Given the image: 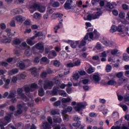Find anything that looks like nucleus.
Returning <instances> with one entry per match:
<instances>
[{"instance_id":"nucleus-61","label":"nucleus","mask_w":129,"mask_h":129,"mask_svg":"<svg viewBox=\"0 0 129 129\" xmlns=\"http://www.w3.org/2000/svg\"><path fill=\"white\" fill-rule=\"evenodd\" d=\"M119 17L120 19H123L125 17V14L124 13L121 12L119 14Z\"/></svg>"},{"instance_id":"nucleus-57","label":"nucleus","mask_w":129,"mask_h":129,"mask_svg":"<svg viewBox=\"0 0 129 129\" xmlns=\"http://www.w3.org/2000/svg\"><path fill=\"white\" fill-rule=\"evenodd\" d=\"M47 13L49 15H51V14H53V13H54V11H53V9H52V8H47Z\"/></svg>"},{"instance_id":"nucleus-6","label":"nucleus","mask_w":129,"mask_h":129,"mask_svg":"<svg viewBox=\"0 0 129 129\" xmlns=\"http://www.w3.org/2000/svg\"><path fill=\"white\" fill-rule=\"evenodd\" d=\"M87 105V103L86 102H79L77 104V106L75 107V109L76 111H80L82 110V109L85 108V106Z\"/></svg>"},{"instance_id":"nucleus-36","label":"nucleus","mask_w":129,"mask_h":129,"mask_svg":"<svg viewBox=\"0 0 129 129\" xmlns=\"http://www.w3.org/2000/svg\"><path fill=\"white\" fill-rule=\"evenodd\" d=\"M40 18H42V15L39 13H36L33 15L34 19H40Z\"/></svg>"},{"instance_id":"nucleus-59","label":"nucleus","mask_w":129,"mask_h":129,"mask_svg":"<svg viewBox=\"0 0 129 129\" xmlns=\"http://www.w3.org/2000/svg\"><path fill=\"white\" fill-rule=\"evenodd\" d=\"M53 15H54V16H56L57 18H62V17H63V14L59 13H54Z\"/></svg>"},{"instance_id":"nucleus-35","label":"nucleus","mask_w":129,"mask_h":129,"mask_svg":"<svg viewBox=\"0 0 129 129\" xmlns=\"http://www.w3.org/2000/svg\"><path fill=\"white\" fill-rule=\"evenodd\" d=\"M117 31V27L115 25H112L110 30V33H114Z\"/></svg>"},{"instance_id":"nucleus-46","label":"nucleus","mask_w":129,"mask_h":129,"mask_svg":"<svg viewBox=\"0 0 129 129\" xmlns=\"http://www.w3.org/2000/svg\"><path fill=\"white\" fill-rule=\"evenodd\" d=\"M63 120L65 121V122H67L68 120H69V116L67 114H65L63 115Z\"/></svg>"},{"instance_id":"nucleus-62","label":"nucleus","mask_w":129,"mask_h":129,"mask_svg":"<svg viewBox=\"0 0 129 129\" xmlns=\"http://www.w3.org/2000/svg\"><path fill=\"white\" fill-rule=\"evenodd\" d=\"M124 101H129V94H126L124 97Z\"/></svg>"},{"instance_id":"nucleus-15","label":"nucleus","mask_w":129,"mask_h":129,"mask_svg":"<svg viewBox=\"0 0 129 129\" xmlns=\"http://www.w3.org/2000/svg\"><path fill=\"white\" fill-rule=\"evenodd\" d=\"M31 71V73L32 75L34 76V77H37L38 76V73L37 72V68L36 67L32 68L30 69Z\"/></svg>"},{"instance_id":"nucleus-26","label":"nucleus","mask_w":129,"mask_h":129,"mask_svg":"<svg viewBox=\"0 0 129 129\" xmlns=\"http://www.w3.org/2000/svg\"><path fill=\"white\" fill-rule=\"evenodd\" d=\"M38 95L39 96H44L45 95V91H44V89L43 88H40L38 90Z\"/></svg>"},{"instance_id":"nucleus-37","label":"nucleus","mask_w":129,"mask_h":129,"mask_svg":"<svg viewBox=\"0 0 129 129\" xmlns=\"http://www.w3.org/2000/svg\"><path fill=\"white\" fill-rule=\"evenodd\" d=\"M123 58L124 61L127 62L129 61V55H127L126 53H124L123 54Z\"/></svg>"},{"instance_id":"nucleus-2","label":"nucleus","mask_w":129,"mask_h":129,"mask_svg":"<svg viewBox=\"0 0 129 129\" xmlns=\"http://www.w3.org/2000/svg\"><path fill=\"white\" fill-rule=\"evenodd\" d=\"M38 85L41 86V87L43 86L44 89L47 90V89H52V87L54 86V82L49 80H45L44 81L40 80L38 81Z\"/></svg>"},{"instance_id":"nucleus-22","label":"nucleus","mask_w":129,"mask_h":129,"mask_svg":"<svg viewBox=\"0 0 129 129\" xmlns=\"http://www.w3.org/2000/svg\"><path fill=\"white\" fill-rule=\"evenodd\" d=\"M16 20L18 22H23L26 20V18H25V17H22L21 15H18L16 17Z\"/></svg>"},{"instance_id":"nucleus-23","label":"nucleus","mask_w":129,"mask_h":129,"mask_svg":"<svg viewBox=\"0 0 129 129\" xmlns=\"http://www.w3.org/2000/svg\"><path fill=\"white\" fill-rule=\"evenodd\" d=\"M41 62H43L45 65H47V64H49L50 63V60L48 59V58L44 56L41 58Z\"/></svg>"},{"instance_id":"nucleus-4","label":"nucleus","mask_w":129,"mask_h":129,"mask_svg":"<svg viewBox=\"0 0 129 129\" xmlns=\"http://www.w3.org/2000/svg\"><path fill=\"white\" fill-rule=\"evenodd\" d=\"M25 87L21 88H19L17 90V93L19 95V96H20L21 98L23 99L25 102H29V98L26 96L25 94L23 92H24V90H25Z\"/></svg>"},{"instance_id":"nucleus-47","label":"nucleus","mask_w":129,"mask_h":129,"mask_svg":"<svg viewBox=\"0 0 129 129\" xmlns=\"http://www.w3.org/2000/svg\"><path fill=\"white\" fill-rule=\"evenodd\" d=\"M86 35H88V37H89L90 39L92 40L93 39V36H94V34H93V33L92 32H89L87 33Z\"/></svg>"},{"instance_id":"nucleus-38","label":"nucleus","mask_w":129,"mask_h":129,"mask_svg":"<svg viewBox=\"0 0 129 129\" xmlns=\"http://www.w3.org/2000/svg\"><path fill=\"white\" fill-rule=\"evenodd\" d=\"M26 42L27 44L30 46H33V45L35 44V42H34L32 39H28Z\"/></svg>"},{"instance_id":"nucleus-53","label":"nucleus","mask_w":129,"mask_h":129,"mask_svg":"<svg viewBox=\"0 0 129 129\" xmlns=\"http://www.w3.org/2000/svg\"><path fill=\"white\" fill-rule=\"evenodd\" d=\"M93 72H94V70L93 69V68H89L88 69V73L89 74H91L93 73Z\"/></svg>"},{"instance_id":"nucleus-33","label":"nucleus","mask_w":129,"mask_h":129,"mask_svg":"<svg viewBox=\"0 0 129 129\" xmlns=\"http://www.w3.org/2000/svg\"><path fill=\"white\" fill-rule=\"evenodd\" d=\"M111 53L112 55H113L114 56L116 55V56H117L118 55H119L120 53H119V52H118V50L117 49H113L111 50Z\"/></svg>"},{"instance_id":"nucleus-32","label":"nucleus","mask_w":129,"mask_h":129,"mask_svg":"<svg viewBox=\"0 0 129 129\" xmlns=\"http://www.w3.org/2000/svg\"><path fill=\"white\" fill-rule=\"evenodd\" d=\"M69 43H70L71 47L73 48V49H75V48L77 47V45L74 41L69 40Z\"/></svg>"},{"instance_id":"nucleus-13","label":"nucleus","mask_w":129,"mask_h":129,"mask_svg":"<svg viewBox=\"0 0 129 129\" xmlns=\"http://www.w3.org/2000/svg\"><path fill=\"white\" fill-rule=\"evenodd\" d=\"M16 67H19L20 69H25L26 65L25 64V63L22 61H18L16 63Z\"/></svg>"},{"instance_id":"nucleus-16","label":"nucleus","mask_w":129,"mask_h":129,"mask_svg":"<svg viewBox=\"0 0 129 129\" xmlns=\"http://www.w3.org/2000/svg\"><path fill=\"white\" fill-rule=\"evenodd\" d=\"M57 56V53L55 50H51L50 53H49L48 55L49 59H53L54 57Z\"/></svg>"},{"instance_id":"nucleus-56","label":"nucleus","mask_w":129,"mask_h":129,"mask_svg":"<svg viewBox=\"0 0 129 129\" xmlns=\"http://www.w3.org/2000/svg\"><path fill=\"white\" fill-rule=\"evenodd\" d=\"M122 75H123L122 72H119L116 74V76L117 78H121V77H122Z\"/></svg>"},{"instance_id":"nucleus-25","label":"nucleus","mask_w":129,"mask_h":129,"mask_svg":"<svg viewBox=\"0 0 129 129\" xmlns=\"http://www.w3.org/2000/svg\"><path fill=\"white\" fill-rule=\"evenodd\" d=\"M58 87H54L52 91V94L53 95H57L58 94Z\"/></svg>"},{"instance_id":"nucleus-20","label":"nucleus","mask_w":129,"mask_h":129,"mask_svg":"<svg viewBox=\"0 0 129 129\" xmlns=\"http://www.w3.org/2000/svg\"><path fill=\"white\" fill-rule=\"evenodd\" d=\"M42 126L44 129H51V125L49 124L47 122H43Z\"/></svg>"},{"instance_id":"nucleus-14","label":"nucleus","mask_w":129,"mask_h":129,"mask_svg":"<svg viewBox=\"0 0 129 129\" xmlns=\"http://www.w3.org/2000/svg\"><path fill=\"white\" fill-rule=\"evenodd\" d=\"M88 40V34L86 35L84 39L82 40L79 45V48L81 47V46H85L86 45V40Z\"/></svg>"},{"instance_id":"nucleus-24","label":"nucleus","mask_w":129,"mask_h":129,"mask_svg":"<svg viewBox=\"0 0 129 129\" xmlns=\"http://www.w3.org/2000/svg\"><path fill=\"white\" fill-rule=\"evenodd\" d=\"M50 4L52 5V7H53V8H58V7H59V2H54V0H50Z\"/></svg>"},{"instance_id":"nucleus-17","label":"nucleus","mask_w":129,"mask_h":129,"mask_svg":"<svg viewBox=\"0 0 129 129\" xmlns=\"http://www.w3.org/2000/svg\"><path fill=\"white\" fill-rule=\"evenodd\" d=\"M1 42L3 44H9L12 42V39L11 38H3L1 39Z\"/></svg>"},{"instance_id":"nucleus-18","label":"nucleus","mask_w":129,"mask_h":129,"mask_svg":"<svg viewBox=\"0 0 129 129\" xmlns=\"http://www.w3.org/2000/svg\"><path fill=\"white\" fill-rule=\"evenodd\" d=\"M123 26L119 25L117 27V31L120 33V34H123L124 33V30H123Z\"/></svg>"},{"instance_id":"nucleus-34","label":"nucleus","mask_w":129,"mask_h":129,"mask_svg":"<svg viewBox=\"0 0 129 129\" xmlns=\"http://www.w3.org/2000/svg\"><path fill=\"white\" fill-rule=\"evenodd\" d=\"M25 0H15L14 4L15 5H22L24 4Z\"/></svg>"},{"instance_id":"nucleus-19","label":"nucleus","mask_w":129,"mask_h":129,"mask_svg":"<svg viewBox=\"0 0 129 129\" xmlns=\"http://www.w3.org/2000/svg\"><path fill=\"white\" fill-rule=\"evenodd\" d=\"M19 73V69H14L12 70L9 72V75H14L15 74H17V73Z\"/></svg>"},{"instance_id":"nucleus-44","label":"nucleus","mask_w":129,"mask_h":129,"mask_svg":"<svg viewBox=\"0 0 129 129\" xmlns=\"http://www.w3.org/2000/svg\"><path fill=\"white\" fill-rule=\"evenodd\" d=\"M106 8L109 9L110 10H112L113 9V5L110 3H108L106 6Z\"/></svg>"},{"instance_id":"nucleus-43","label":"nucleus","mask_w":129,"mask_h":129,"mask_svg":"<svg viewBox=\"0 0 129 129\" xmlns=\"http://www.w3.org/2000/svg\"><path fill=\"white\" fill-rule=\"evenodd\" d=\"M0 27L1 30H6L7 29V25L4 23H1L0 24Z\"/></svg>"},{"instance_id":"nucleus-63","label":"nucleus","mask_w":129,"mask_h":129,"mask_svg":"<svg viewBox=\"0 0 129 129\" xmlns=\"http://www.w3.org/2000/svg\"><path fill=\"white\" fill-rule=\"evenodd\" d=\"M60 104H61V101L58 100V101H57L55 102H54V106H59V105H60Z\"/></svg>"},{"instance_id":"nucleus-27","label":"nucleus","mask_w":129,"mask_h":129,"mask_svg":"<svg viewBox=\"0 0 129 129\" xmlns=\"http://www.w3.org/2000/svg\"><path fill=\"white\" fill-rule=\"evenodd\" d=\"M25 55L27 56V57H30L31 55H32V51H31V49H26L25 52Z\"/></svg>"},{"instance_id":"nucleus-40","label":"nucleus","mask_w":129,"mask_h":129,"mask_svg":"<svg viewBox=\"0 0 129 129\" xmlns=\"http://www.w3.org/2000/svg\"><path fill=\"white\" fill-rule=\"evenodd\" d=\"M73 126H75L76 127H79L81 125V121H78L77 123H74L73 124Z\"/></svg>"},{"instance_id":"nucleus-39","label":"nucleus","mask_w":129,"mask_h":129,"mask_svg":"<svg viewBox=\"0 0 129 129\" xmlns=\"http://www.w3.org/2000/svg\"><path fill=\"white\" fill-rule=\"evenodd\" d=\"M10 82H11V80L10 79H7L6 81L5 85H4V88L6 89L9 88V85L10 84Z\"/></svg>"},{"instance_id":"nucleus-5","label":"nucleus","mask_w":129,"mask_h":129,"mask_svg":"<svg viewBox=\"0 0 129 129\" xmlns=\"http://www.w3.org/2000/svg\"><path fill=\"white\" fill-rule=\"evenodd\" d=\"M38 87V85L36 83H33L31 85L30 87H24V91L26 93V94H28L29 92H33V91H35V88H37Z\"/></svg>"},{"instance_id":"nucleus-12","label":"nucleus","mask_w":129,"mask_h":129,"mask_svg":"<svg viewBox=\"0 0 129 129\" xmlns=\"http://www.w3.org/2000/svg\"><path fill=\"white\" fill-rule=\"evenodd\" d=\"M93 15V20H96V19H99V17L102 15V12L99 11L97 12H95Z\"/></svg>"},{"instance_id":"nucleus-42","label":"nucleus","mask_w":129,"mask_h":129,"mask_svg":"<svg viewBox=\"0 0 129 129\" xmlns=\"http://www.w3.org/2000/svg\"><path fill=\"white\" fill-rule=\"evenodd\" d=\"M26 76L24 74H21L17 76L18 79H25Z\"/></svg>"},{"instance_id":"nucleus-21","label":"nucleus","mask_w":129,"mask_h":129,"mask_svg":"<svg viewBox=\"0 0 129 129\" xmlns=\"http://www.w3.org/2000/svg\"><path fill=\"white\" fill-rule=\"evenodd\" d=\"M93 78L95 82H99V81H100V77L99 75H94Z\"/></svg>"},{"instance_id":"nucleus-55","label":"nucleus","mask_w":129,"mask_h":129,"mask_svg":"<svg viewBox=\"0 0 129 129\" xmlns=\"http://www.w3.org/2000/svg\"><path fill=\"white\" fill-rule=\"evenodd\" d=\"M120 106L122 107L124 111H126V110H127V106L125 105H120Z\"/></svg>"},{"instance_id":"nucleus-11","label":"nucleus","mask_w":129,"mask_h":129,"mask_svg":"<svg viewBox=\"0 0 129 129\" xmlns=\"http://www.w3.org/2000/svg\"><path fill=\"white\" fill-rule=\"evenodd\" d=\"M35 47L38 50H40L41 51V53H43L44 52V50H45V48L44 47V45L42 44V43L39 42L36 44L35 46Z\"/></svg>"},{"instance_id":"nucleus-28","label":"nucleus","mask_w":129,"mask_h":129,"mask_svg":"<svg viewBox=\"0 0 129 129\" xmlns=\"http://www.w3.org/2000/svg\"><path fill=\"white\" fill-rule=\"evenodd\" d=\"M16 96H17V92L11 91L9 94V98H14Z\"/></svg>"},{"instance_id":"nucleus-31","label":"nucleus","mask_w":129,"mask_h":129,"mask_svg":"<svg viewBox=\"0 0 129 129\" xmlns=\"http://www.w3.org/2000/svg\"><path fill=\"white\" fill-rule=\"evenodd\" d=\"M70 101H71V99L69 97L67 98H63L61 100L62 103H67L70 102Z\"/></svg>"},{"instance_id":"nucleus-41","label":"nucleus","mask_w":129,"mask_h":129,"mask_svg":"<svg viewBox=\"0 0 129 129\" xmlns=\"http://www.w3.org/2000/svg\"><path fill=\"white\" fill-rule=\"evenodd\" d=\"M113 118H115V119H118L119 115L118 113L117 112H114L112 114Z\"/></svg>"},{"instance_id":"nucleus-51","label":"nucleus","mask_w":129,"mask_h":129,"mask_svg":"<svg viewBox=\"0 0 129 129\" xmlns=\"http://www.w3.org/2000/svg\"><path fill=\"white\" fill-rule=\"evenodd\" d=\"M87 19L88 21H91V20H93V14H89L87 16Z\"/></svg>"},{"instance_id":"nucleus-64","label":"nucleus","mask_w":129,"mask_h":129,"mask_svg":"<svg viewBox=\"0 0 129 129\" xmlns=\"http://www.w3.org/2000/svg\"><path fill=\"white\" fill-rule=\"evenodd\" d=\"M10 128H12V129H17V128L14 127V125H12L11 124L8 125L7 127H6V129H10Z\"/></svg>"},{"instance_id":"nucleus-10","label":"nucleus","mask_w":129,"mask_h":129,"mask_svg":"<svg viewBox=\"0 0 129 129\" xmlns=\"http://www.w3.org/2000/svg\"><path fill=\"white\" fill-rule=\"evenodd\" d=\"M19 14H23V10L21 8L13 9L11 11V15L13 16H15V15H18Z\"/></svg>"},{"instance_id":"nucleus-50","label":"nucleus","mask_w":129,"mask_h":129,"mask_svg":"<svg viewBox=\"0 0 129 129\" xmlns=\"http://www.w3.org/2000/svg\"><path fill=\"white\" fill-rule=\"evenodd\" d=\"M74 64L75 65V67L76 66H80V65L81 64V61H80V60H78L76 61L74 63Z\"/></svg>"},{"instance_id":"nucleus-54","label":"nucleus","mask_w":129,"mask_h":129,"mask_svg":"<svg viewBox=\"0 0 129 129\" xmlns=\"http://www.w3.org/2000/svg\"><path fill=\"white\" fill-rule=\"evenodd\" d=\"M54 66L56 67H59L60 66V62L58 60H55L53 62Z\"/></svg>"},{"instance_id":"nucleus-58","label":"nucleus","mask_w":129,"mask_h":129,"mask_svg":"<svg viewBox=\"0 0 129 129\" xmlns=\"http://www.w3.org/2000/svg\"><path fill=\"white\" fill-rule=\"evenodd\" d=\"M67 66L68 67H69L70 68H71L72 67H75V65H74V63H72V62H69L68 64H67Z\"/></svg>"},{"instance_id":"nucleus-48","label":"nucleus","mask_w":129,"mask_h":129,"mask_svg":"<svg viewBox=\"0 0 129 129\" xmlns=\"http://www.w3.org/2000/svg\"><path fill=\"white\" fill-rule=\"evenodd\" d=\"M106 71L107 72H110L111 71V66L108 64L106 67Z\"/></svg>"},{"instance_id":"nucleus-1","label":"nucleus","mask_w":129,"mask_h":129,"mask_svg":"<svg viewBox=\"0 0 129 129\" xmlns=\"http://www.w3.org/2000/svg\"><path fill=\"white\" fill-rule=\"evenodd\" d=\"M29 9H30L31 14H33L35 11H38L40 13H44L46 11L45 6H42L40 4H34L33 5L28 6Z\"/></svg>"},{"instance_id":"nucleus-60","label":"nucleus","mask_w":129,"mask_h":129,"mask_svg":"<svg viewBox=\"0 0 129 129\" xmlns=\"http://www.w3.org/2000/svg\"><path fill=\"white\" fill-rule=\"evenodd\" d=\"M89 116L91 117H95L97 116V114L95 112H91L89 114Z\"/></svg>"},{"instance_id":"nucleus-3","label":"nucleus","mask_w":129,"mask_h":129,"mask_svg":"<svg viewBox=\"0 0 129 129\" xmlns=\"http://www.w3.org/2000/svg\"><path fill=\"white\" fill-rule=\"evenodd\" d=\"M26 105H27V106H31L32 105L29 102H27V103H23L22 104H20L18 105V110L15 112L14 115L15 116H18V115L22 114L23 113V108L28 109V107L26 106Z\"/></svg>"},{"instance_id":"nucleus-30","label":"nucleus","mask_w":129,"mask_h":129,"mask_svg":"<svg viewBox=\"0 0 129 129\" xmlns=\"http://www.w3.org/2000/svg\"><path fill=\"white\" fill-rule=\"evenodd\" d=\"M22 43V41L19 38H16L13 40L14 45H20Z\"/></svg>"},{"instance_id":"nucleus-45","label":"nucleus","mask_w":129,"mask_h":129,"mask_svg":"<svg viewBox=\"0 0 129 129\" xmlns=\"http://www.w3.org/2000/svg\"><path fill=\"white\" fill-rule=\"evenodd\" d=\"M11 30L10 28H7L6 29V33H7V36L8 37H10L11 35H13V34L12 33H11Z\"/></svg>"},{"instance_id":"nucleus-52","label":"nucleus","mask_w":129,"mask_h":129,"mask_svg":"<svg viewBox=\"0 0 129 129\" xmlns=\"http://www.w3.org/2000/svg\"><path fill=\"white\" fill-rule=\"evenodd\" d=\"M61 96L66 97L67 96V93L64 91H61L60 93Z\"/></svg>"},{"instance_id":"nucleus-8","label":"nucleus","mask_w":129,"mask_h":129,"mask_svg":"<svg viewBox=\"0 0 129 129\" xmlns=\"http://www.w3.org/2000/svg\"><path fill=\"white\" fill-rule=\"evenodd\" d=\"M12 116H13V112L8 113V115L5 116V122L3 123L4 125H7V124H8L10 121H11V118H12Z\"/></svg>"},{"instance_id":"nucleus-29","label":"nucleus","mask_w":129,"mask_h":129,"mask_svg":"<svg viewBox=\"0 0 129 129\" xmlns=\"http://www.w3.org/2000/svg\"><path fill=\"white\" fill-rule=\"evenodd\" d=\"M53 121L54 122L57 123H61V122L62 121V119L60 117H55L53 118Z\"/></svg>"},{"instance_id":"nucleus-9","label":"nucleus","mask_w":129,"mask_h":129,"mask_svg":"<svg viewBox=\"0 0 129 129\" xmlns=\"http://www.w3.org/2000/svg\"><path fill=\"white\" fill-rule=\"evenodd\" d=\"M122 83V82H118L117 83L114 81V79H112L108 81L107 84L108 85L112 86V85H116L117 84L118 86H120Z\"/></svg>"},{"instance_id":"nucleus-49","label":"nucleus","mask_w":129,"mask_h":129,"mask_svg":"<svg viewBox=\"0 0 129 129\" xmlns=\"http://www.w3.org/2000/svg\"><path fill=\"white\" fill-rule=\"evenodd\" d=\"M74 80L77 81L79 79V74H75L73 77Z\"/></svg>"},{"instance_id":"nucleus-7","label":"nucleus","mask_w":129,"mask_h":129,"mask_svg":"<svg viewBox=\"0 0 129 129\" xmlns=\"http://www.w3.org/2000/svg\"><path fill=\"white\" fill-rule=\"evenodd\" d=\"M72 4H73V1L72 0H67L64 5V9L66 10H71V8H72Z\"/></svg>"}]
</instances>
